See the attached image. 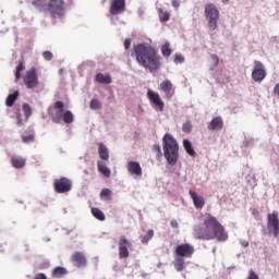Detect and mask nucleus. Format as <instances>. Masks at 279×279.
<instances>
[{
    "label": "nucleus",
    "mask_w": 279,
    "mask_h": 279,
    "mask_svg": "<svg viewBox=\"0 0 279 279\" xmlns=\"http://www.w3.org/2000/svg\"><path fill=\"white\" fill-rule=\"evenodd\" d=\"M22 111L25 116L26 121H28L29 118L32 117V107L29 106V104H23Z\"/></svg>",
    "instance_id": "32"
},
{
    "label": "nucleus",
    "mask_w": 279,
    "mask_h": 279,
    "mask_svg": "<svg viewBox=\"0 0 279 279\" xmlns=\"http://www.w3.org/2000/svg\"><path fill=\"white\" fill-rule=\"evenodd\" d=\"M183 147H184L186 154H189V156H192V157L196 156L195 149L193 148V144H191V141L184 140Z\"/></svg>",
    "instance_id": "26"
},
{
    "label": "nucleus",
    "mask_w": 279,
    "mask_h": 279,
    "mask_svg": "<svg viewBox=\"0 0 279 279\" xmlns=\"http://www.w3.org/2000/svg\"><path fill=\"white\" fill-rule=\"evenodd\" d=\"M21 71H25V65L23 64V62H20L15 69V82H19L21 80Z\"/></svg>",
    "instance_id": "34"
},
{
    "label": "nucleus",
    "mask_w": 279,
    "mask_h": 279,
    "mask_svg": "<svg viewBox=\"0 0 279 279\" xmlns=\"http://www.w3.org/2000/svg\"><path fill=\"white\" fill-rule=\"evenodd\" d=\"M159 19L161 21V23H167V21H169V19H171V14L168 11H159Z\"/></svg>",
    "instance_id": "35"
},
{
    "label": "nucleus",
    "mask_w": 279,
    "mask_h": 279,
    "mask_svg": "<svg viewBox=\"0 0 279 279\" xmlns=\"http://www.w3.org/2000/svg\"><path fill=\"white\" fill-rule=\"evenodd\" d=\"M53 189L56 193H69V191L73 189V182L66 177H61L60 179L54 180Z\"/></svg>",
    "instance_id": "8"
},
{
    "label": "nucleus",
    "mask_w": 279,
    "mask_h": 279,
    "mask_svg": "<svg viewBox=\"0 0 279 279\" xmlns=\"http://www.w3.org/2000/svg\"><path fill=\"white\" fill-rule=\"evenodd\" d=\"M173 8H180V0H172Z\"/></svg>",
    "instance_id": "49"
},
{
    "label": "nucleus",
    "mask_w": 279,
    "mask_h": 279,
    "mask_svg": "<svg viewBox=\"0 0 279 279\" xmlns=\"http://www.w3.org/2000/svg\"><path fill=\"white\" fill-rule=\"evenodd\" d=\"M132 242L125 235H121L118 242L119 258H130Z\"/></svg>",
    "instance_id": "9"
},
{
    "label": "nucleus",
    "mask_w": 279,
    "mask_h": 279,
    "mask_svg": "<svg viewBox=\"0 0 279 279\" xmlns=\"http://www.w3.org/2000/svg\"><path fill=\"white\" fill-rule=\"evenodd\" d=\"M132 58H135L140 66L147 69L150 73L158 71L161 66L160 57L158 51L154 46L148 44H137L133 46V51L131 53Z\"/></svg>",
    "instance_id": "2"
},
{
    "label": "nucleus",
    "mask_w": 279,
    "mask_h": 279,
    "mask_svg": "<svg viewBox=\"0 0 279 279\" xmlns=\"http://www.w3.org/2000/svg\"><path fill=\"white\" fill-rule=\"evenodd\" d=\"M92 110H101V101L98 99H92L89 104Z\"/></svg>",
    "instance_id": "36"
},
{
    "label": "nucleus",
    "mask_w": 279,
    "mask_h": 279,
    "mask_svg": "<svg viewBox=\"0 0 279 279\" xmlns=\"http://www.w3.org/2000/svg\"><path fill=\"white\" fill-rule=\"evenodd\" d=\"M97 167H98L99 173H102V175H104L105 178H110L111 171H110L109 167L106 166V162H104V161H98V162H97Z\"/></svg>",
    "instance_id": "24"
},
{
    "label": "nucleus",
    "mask_w": 279,
    "mask_h": 279,
    "mask_svg": "<svg viewBox=\"0 0 279 279\" xmlns=\"http://www.w3.org/2000/svg\"><path fill=\"white\" fill-rule=\"evenodd\" d=\"M170 226H171V228H179L178 220H171Z\"/></svg>",
    "instance_id": "48"
},
{
    "label": "nucleus",
    "mask_w": 279,
    "mask_h": 279,
    "mask_svg": "<svg viewBox=\"0 0 279 279\" xmlns=\"http://www.w3.org/2000/svg\"><path fill=\"white\" fill-rule=\"evenodd\" d=\"M267 228L270 234H274L275 238H278V234H279L278 211H274L272 214L268 215Z\"/></svg>",
    "instance_id": "12"
},
{
    "label": "nucleus",
    "mask_w": 279,
    "mask_h": 279,
    "mask_svg": "<svg viewBox=\"0 0 279 279\" xmlns=\"http://www.w3.org/2000/svg\"><path fill=\"white\" fill-rule=\"evenodd\" d=\"M16 119H17V125H23V114L21 113V111H17Z\"/></svg>",
    "instance_id": "45"
},
{
    "label": "nucleus",
    "mask_w": 279,
    "mask_h": 279,
    "mask_svg": "<svg viewBox=\"0 0 279 279\" xmlns=\"http://www.w3.org/2000/svg\"><path fill=\"white\" fill-rule=\"evenodd\" d=\"M48 114L51 117L53 123H60V121H62V116L64 114V102L60 100L56 101L53 107L49 108Z\"/></svg>",
    "instance_id": "7"
},
{
    "label": "nucleus",
    "mask_w": 279,
    "mask_h": 279,
    "mask_svg": "<svg viewBox=\"0 0 279 279\" xmlns=\"http://www.w3.org/2000/svg\"><path fill=\"white\" fill-rule=\"evenodd\" d=\"M11 162L14 169H23V167H25L26 160L23 157L14 156L11 158Z\"/></svg>",
    "instance_id": "23"
},
{
    "label": "nucleus",
    "mask_w": 279,
    "mask_h": 279,
    "mask_svg": "<svg viewBox=\"0 0 279 279\" xmlns=\"http://www.w3.org/2000/svg\"><path fill=\"white\" fill-rule=\"evenodd\" d=\"M153 151L156 154L157 158H160V156H162V149L158 144L153 145Z\"/></svg>",
    "instance_id": "38"
},
{
    "label": "nucleus",
    "mask_w": 279,
    "mask_h": 279,
    "mask_svg": "<svg viewBox=\"0 0 279 279\" xmlns=\"http://www.w3.org/2000/svg\"><path fill=\"white\" fill-rule=\"evenodd\" d=\"M162 145L163 156L168 165H177L180 158V144H178V140L170 133H166L162 137Z\"/></svg>",
    "instance_id": "3"
},
{
    "label": "nucleus",
    "mask_w": 279,
    "mask_h": 279,
    "mask_svg": "<svg viewBox=\"0 0 279 279\" xmlns=\"http://www.w3.org/2000/svg\"><path fill=\"white\" fill-rule=\"evenodd\" d=\"M174 63L175 64H182L184 63V57L182 54H175L174 56Z\"/></svg>",
    "instance_id": "42"
},
{
    "label": "nucleus",
    "mask_w": 279,
    "mask_h": 279,
    "mask_svg": "<svg viewBox=\"0 0 279 279\" xmlns=\"http://www.w3.org/2000/svg\"><path fill=\"white\" fill-rule=\"evenodd\" d=\"M147 98L150 101V104L155 105V108H158L160 112H165V101H162V98L160 97V94L148 89L147 90Z\"/></svg>",
    "instance_id": "13"
},
{
    "label": "nucleus",
    "mask_w": 279,
    "mask_h": 279,
    "mask_svg": "<svg viewBox=\"0 0 279 279\" xmlns=\"http://www.w3.org/2000/svg\"><path fill=\"white\" fill-rule=\"evenodd\" d=\"M211 62H213V66L210 68L211 71H215V69H217V66H219V57H217V54H211Z\"/></svg>",
    "instance_id": "37"
},
{
    "label": "nucleus",
    "mask_w": 279,
    "mask_h": 279,
    "mask_svg": "<svg viewBox=\"0 0 279 279\" xmlns=\"http://www.w3.org/2000/svg\"><path fill=\"white\" fill-rule=\"evenodd\" d=\"M92 215L95 217V219H98V221H106V214H104V211L97 207L92 208Z\"/></svg>",
    "instance_id": "25"
},
{
    "label": "nucleus",
    "mask_w": 279,
    "mask_h": 279,
    "mask_svg": "<svg viewBox=\"0 0 279 279\" xmlns=\"http://www.w3.org/2000/svg\"><path fill=\"white\" fill-rule=\"evenodd\" d=\"M34 279H47V275H45L44 272L37 274Z\"/></svg>",
    "instance_id": "47"
},
{
    "label": "nucleus",
    "mask_w": 279,
    "mask_h": 279,
    "mask_svg": "<svg viewBox=\"0 0 279 279\" xmlns=\"http://www.w3.org/2000/svg\"><path fill=\"white\" fill-rule=\"evenodd\" d=\"M161 53L163 58H169V56H171L172 50H171V44H169V41H167L163 46H161Z\"/></svg>",
    "instance_id": "30"
},
{
    "label": "nucleus",
    "mask_w": 279,
    "mask_h": 279,
    "mask_svg": "<svg viewBox=\"0 0 279 279\" xmlns=\"http://www.w3.org/2000/svg\"><path fill=\"white\" fill-rule=\"evenodd\" d=\"M246 279H260L254 270L248 271V277Z\"/></svg>",
    "instance_id": "44"
},
{
    "label": "nucleus",
    "mask_w": 279,
    "mask_h": 279,
    "mask_svg": "<svg viewBox=\"0 0 279 279\" xmlns=\"http://www.w3.org/2000/svg\"><path fill=\"white\" fill-rule=\"evenodd\" d=\"M125 12V0H112L110 5V14L117 16V14H121Z\"/></svg>",
    "instance_id": "14"
},
{
    "label": "nucleus",
    "mask_w": 279,
    "mask_h": 279,
    "mask_svg": "<svg viewBox=\"0 0 279 279\" xmlns=\"http://www.w3.org/2000/svg\"><path fill=\"white\" fill-rule=\"evenodd\" d=\"M151 239H154V230L149 229L146 234L142 238V243L144 245H147L149 243V241H151Z\"/></svg>",
    "instance_id": "33"
},
{
    "label": "nucleus",
    "mask_w": 279,
    "mask_h": 279,
    "mask_svg": "<svg viewBox=\"0 0 279 279\" xmlns=\"http://www.w3.org/2000/svg\"><path fill=\"white\" fill-rule=\"evenodd\" d=\"M240 243H241L242 247H248L250 246V242H247L245 240L241 241Z\"/></svg>",
    "instance_id": "50"
},
{
    "label": "nucleus",
    "mask_w": 279,
    "mask_h": 279,
    "mask_svg": "<svg viewBox=\"0 0 279 279\" xmlns=\"http://www.w3.org/2000/svg\"><path fill=\"white\" fill-rule=\"evenodd\" d=\"M159 88L166 95H170L171 93H173V83H171V81L169 80H166L160 83Z\"/></svg>",
    "instance_id": "21"
},
{
    "label": "nucleus",
    "mask_w": 279,
    "mask_h": 279,
    "mask_svg": "<svg viewBox=\"0 0 279 279\" xmlns=\"http://www.w3.org/2000/svg\"><path fill=\"white\" fill-rule=\"evenodd\" d=\"M193 130L191 122H185L182 126V131L189 134Z\"/></svg>",
    "instance_id": "39"
},
{
    "label": "nucleus",
    "mask_w": 279,
    "mask_h": 279,
    "mask_svg": "<svg viewBox=\"0 0 279 279\" xmlns=\"http://www.w3.org/2000/svg\"><path fill=\"white\" fill-rule=\"evenodd\" d=\"M66 124H71L74 121L73 112L70 110H66L63 112V116L61 118Z\"/></svg>",
    "instance_id": "31"
},
{
    "label": "nucleus",
    "mask_w": 279,
    "mask_h": 279,
    "mask_svg": "<svg viewBox=\"0 0 279 279\" xmlns=\"http://www.w3.org/2000/svg\"><path fill=\"white\" fill-rule=\"evenodd\" d=\"M265 77H267V71H265V65L260 61H254L252 80H254V82H263Z\"/></svg>",
    "instance_id": "11"
},
{
    "label": "nucleus",
    "mask_w": 279,
    "mask_h": 279,
    "mask_svg": "<svg viewBox=\"0 0 279 279\" xmlns=\"http://www.w3.org/2000/svg\"><path fill=\"white\" fill-rule=\"evenodd\" d=\"M126 169L131 175H137L138 178L143 175V168H141V163L137 161H129Z\"/></svg>",
    "instance_id": "15"
},
{
    "label": "nucleus",
    "mask_w": 279,
    "mask_h": 279,
    "mask_svg": "<svg viewBox=\"0 0 279 279\" xmlns=\"http://www.w3.org/2000/svg\"><path fill=\"white\" fill-rule=\"evenodd\" d=\"M98 154L101 160H110V153L108 151V147L104 145V143L98 144Z\"/></svg>",
    "instance_id": "22"
},
{
    "label": "nucleus",
    "mask_w": 279,
    "mask_h": 279,
    "mask_svg": "<svg viewBox=\"0 0 279 279\" xmlns=\"http://www.w3.org/2000/svg\"><path fill=\"white\" fill-rule=\"evenodd\" d=\"M190 196L194 202L195 208L202 209V207L206 205V201L203 198V196L197 195V193L190 191Z\"/></svg>",
    "instance_id": "18"
},
{
    "label": "nucleus",
    "mask_w": 279,
    "mask_h": 279,
    "mask_svg": "<svg viewBox=\"0 0 279 279\" xmlns=\"http://www.w3.org/2000/svg\"><path fill=\"white\" fill-rule=\"evenodd\" d=\"M205 15L208 21V27L211 32L217 29V22L219 21V10L213 3L205 7Z\"/></svg>",
    "instance_id": "5"
},
{
    "label": "nucleus",
    "mask_w": 279,
    "mask_h": 279,
    "mask_svg": "<svg viewBox=\"0 0 279 279\" xmlns=\"http://www.w3.org/2000/svg\"><path fill=\"white\" fill-rule=\"evenodd\" d=\"M100 199H104L105 202H110L112 199V191L110 189L105 187L100 192Z\"/></svg>",
    "instance_id": "28"
},
{
    "label": "nucleus",
    "mask_w": 279,
    "mask_h": 279,
    "mask_svg": "<svg viewBox=\"0 0 279 279\" xmlns=\"http://www.w3.org/2000/svg\"><path fill=\"white\" fill-rule=\"evenodd\" d=\"M23 82L28 89L38 88V84H40V82L38 81V73L36 72V68H32L26 71L23 77Z\"/></svg>",
    "instance_id": "6"
},
{
    "label": "nucleus",
    "mask_w": 279,
    "mask_h": 279,
    "mask_svg": "<svg viewBox=\"0 0 279 279\" xmlns=\"http://www.w3.org/2000/svg\"><path fill=\"white\" fill-rule=\"evenodd\" d=\"M64 0H50L47 10L52 19H60L66 12Z\"/></svg>",
    "instance_id": "4"
},
{
    "label": "nucleus",
    "mask_w": 279,
    "mask_h": 279,
    "mask_svg": "<svg viewBox=\"0 0 279 279\" xmlns=\"http://www.w3.org/2000/svg\"><path fill=\"white\" fill-rule=\"evenodd\" d=\"M95 82H98V84H112V76L110 74L97 73Z\"/></svg>",
    "instance_id": "19"
},
{
    "label": "nucleus",
    "mask_w": 279,
    "mask_h": 279,
    "mask_svg": "<svg viewBox=\"0 0 279 279\" xmlns=\"http://www.w3.org/2000/svg\"><path fill=\"white\" fill-rule=\"evenodd\" d=\"M193 236L198 241H213L215 239L220 242L228 241L226 228L210 214L205 215L203 223L194 226Z\"/></svg>",
    "instance_id": "1"
},
{
    "label": "nucleus",
    "mask_w": 279,
    "mask_h": 279,
    "mask_svg": "<svg viewBox=\"0 0 279 279\" xmlns=\"http://www.w3.org/2000/svg\"><path fill=\"white\" fill-rule=\"evenodd\" d=\"M43 58L46 59L47 61L53 60V53L51 51H44Z\"/></svg>",
    "instance_id": "41"
},
{
    "label": "nucleus",
    "mask_w": 279,
    "mask_h": 279,
    "mask_svg": "<svg viewBox=\"0 0 279 279\" xmlns=\"http://www.w3.org/2000/svg\"><path fill=\"white\" fill-rule=\"evenodd\" d=\"M131 45H132V39H125L124 40V48L125 49H130Z\"/></svg>",
    "instance_id": "46"
},
{
    "label": "nucleus",
    "mask_w": 279,
    "mask_h": 279,
    "mask_svg": "<svg viewBox=\"0 0 279 279\" xmlns=\"http://www.w3.org/2000/svg\"><path fill=\"white\" fill-rule=\"evenodd\" d=\"M174 252L179 258H191L195 254V246L191 243L179 244Z\"/></svg>",
    "instance_id": "10"
},
{
    "label": "nucleus",
    "mask_w": 279,
    "mask_h": 279,
    "mask_svg": "<svg viewBox=\"0 0 279 279\" xmlns=\"http://www.w3.org/2000/svg\"><path fill=\"white\" fill-rule=\"evenodd\" d=\"M72 263H74L75 267H85L86 265V256L82 252H75L71 257Z\"/></svg>",
    "instance_id": "17"
},
{
    "label": "nucleus",
    "mask_w": 279,
    "mask_h": 279,
    "mask_svg": "<svg viewBox=\"0 0 279 279\" xmlns=\"http://www.w3.org/2000/svg\"><path fill=\"white\" fill-rule=\"evenodd\" d=\"M19 99V90H15L13 94H10L7 97L5 104L9 108H12L14 106V102Z\"/></svg>",
    "instance_id": "27"
},
{
    "label": "nucleus",
    "mask_w": 279,
    "mask_h": 279,
    "mask_svg": "<svg viewBox=\"0 0 279 279\" xmlns=\"http://www.w3.org/2000/svg\"><path fill=\"white\" fill-rule=\"evenodd\" d=\"M23 143H33L34 141V135H24L22 136Z\"/></svg>",
    "instance_id": "43"
},
{
    "label": "nucleus",
    "mask_w": 279,
    "mask_h": 279,
    "mask_svg": "<svg viewBox=\"0 0 279 279\" xmlns=\"http://www.w3.org/2000/svg\"><path fill=\"white\" fill-rule=\"evenodd\" d=\"M207 128L210 132L223 130V119L221 117L213 118Z\"/></svg>",
    "instance_id": "16"
},
{
    "label": "nucleus",
    "mask_w": 279,
    "mask_h": 279,
    "mask_svg": "<svg viewBox=\"0 0 279 279\" xmlns=\"http://www.w3.org/2000/svg\"><path fill=\"white\" fill-rule=\"evenodd\" d=\"M69 274V270L62 266H57L52 269L51 271V277L52 278H64Z\"/></svg>",
    "instance_id": "20"
},
{
    "label": "nucleus",
    "mask_w": 279,
    "mask_h": 279,
    "mask_svg": "<svg viewBox=\"0 0 279 279\" xmlns=\"http://www.w3.org/2000/svg\"><path fill=\"white\" fill-rule=\"evenodd\" d=\"M32 3L35 8H45V0H32Z\"/></svg>",
    "instance_id": "40"
},
{
    "label": "nucleus",
    "mask_w": 279,
    "mask_h": 279,
    "mask_svg": "<svg viewBox=\"0 0 279 279\" xmlns=\"http://www.w3.org/2000/svg\"><path fill=\"white\" fill-rule=\"evenodd\" d=\"M184 265H185L184 257H175L174 269L177 271H184Z\"/></svg>",
    "instance_id": "29"
},
{
    "label": "nucleus",
    "mask_w": 279,
    "mask_h": 279,
    "mask_svg": "<svg viewBox=\"0 0 279 279\" xmlns=\"http://www.w3.org/2000/svg\"><path fill=\"white\" fill-rule=\"evenodd\" d=\"M228 1H230V0H222V3H228Z\"/></svg>",
    "instance_id": "51"
}]
</instances>
